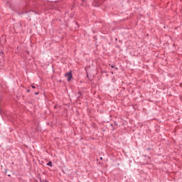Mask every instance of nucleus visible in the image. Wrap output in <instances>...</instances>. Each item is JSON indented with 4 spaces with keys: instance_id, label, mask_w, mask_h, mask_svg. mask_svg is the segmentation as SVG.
<instances>
[{
    "instance_id": "nucleus-6",
    "label": "nucleus",
    "mask_w": 182,
    "mask_h": 182,
    "mask_svg": "<svg viewBox=\"0 0 182 182\" xmlns=\"http://www.w3.org/2000/svg\"><path fill=\"white\" fill-rule=\"evenodd\" d=\"M111 68H114V66L112 65Z\"/></svg>"
},
{
    "instance_id": "nucleus-2",
    "label": "nucleus",
    "mask_w": 182,
    "mask_h": 182,
    "mask_svg": "<svg viewBox=\"0 0 182 182\" xmlns=\"http://www.w3.org/2000/svg\"><path fill=\"white\" fill-rule=\"evenodd\" d=\"M47 166H49L50 167H52V161H49V162L47 164Z\"/></svg>"
},
{
    "instance_id": "nucleus-4",
    "label": "nucleus",
    "mask_w": 182,
    "mask_h": 182,
    "mask_svg": "<svg viewBox=\"0 0 182 182\" xmlns=\"http://www.w3.org/2000/svg\"><path fill=\"white\" fill-rule=\"evenodd\" d=\"M36 95H39V92H36Z\"/></svg>"
},
{
    "instance_id": "nucleus-5",
    "label": "nucleus",
    "mask_w": 182,
    "mask_h": 182,
    "mask_svg": "<svg viewBox=\"0 0 182 182\" xmlns=\"http://www.w3.org/2000/svg\"><path fill=\"white\" fill-rule=\"evenodd\" d=\"M94 6H99V5H94Z\"/></svg>"
},
{
    "instance_id": "nucleus-3",
    "label": "nucleus",
    "mask_w": 182,
    "mask_h": 182,
    "mask_svg": "<svg viewBox=\"0 0 182 182\" xmlns=\"http://www.w3.org/2000/svg\"><path fill=\"white\" fill-rule=\"evenodd\" d=\"M31 87H32L33 89H36V87L35 85H31Z\"/></svg>"
},
{
    "instance_id": "nucleus-1",
    "label": "nucleus",
    "mask_w": 182,
    "mask_h": 182,
    "mask_svg": "<svg viewBox=\"0 0 182 182\" xmlns=\"http://www.w3.org/2000/svg\"><path fill=\"white\" fill-rule=\"evenodd\" d=\"M65 77H67V80L68 82L72 80V73L70 72V73L65 74Z\"/></svg>"
}]
</instances>
